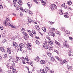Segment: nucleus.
<instances>
[{
  "instance_id": "9b49d317",
  "label": "nucleus",
  "mask_w": 73,
  "mask_h": 73,
  "mask_svg": "<svg viewBox=\"0 0 73 73\" xmlns=\"http://www.w3.org/2000/svg\"><path fill=\"white\" fill-rule=\"evenodd\" d=\"M43 47H44V48H45V49H48V46L46 44H45L43 45Z\"/></svg>"
},
{
  "instance_id": "bb28decb",
  "label": "nucleus",
  "mask_w": 73,
  "mask_h": 73,
  "mask_svg": "<svg viewBox=\"0 0 73 73\" xmlns=\"http://www.w3.org/2000/svg\"><path fill=\"white\" fill-rule=\"evenodd\" d=\"M18 3L19 4V5H21L23 4V2H22V1H19Z\"/></svg>"
},
{
  "instance_id": "4c0bfd02",
  "label": "nucleus",
  "mask_w": 73,
  "mask_h": 73,
  "mask_svg": "<svg viewBox=\"0 0 73 73\" xmlns=\"http://www.w3.org/2000/svg\"><path fill=\"white\" fill-rule=\"evenodd\" d=\"M32 32L33 33V34H36V31L34 30H33Z\"/></svg>"
},
{
  "instance_id": "6e6d98bb",
  "label": "nucleus",
  "mask_w": 73,
  "mask_h": 73,
  "mask_svg": "<svg viewBox=\"0 0 73 73\" xmlns=\"http://www.w3.org/2000/svg\"><path fill=\"white\" fill-rule=\"evenodd\" d=\"M16 59H17V60H19H19H20V58H19V57H17V56H16Z\"/></svg>"
},
{
  "instance_id": "052dcab7",
  "label": "nucleus",
  "mask_w": 73,
  "mask_h": 73,
  "mask_svg": "<svg viewBox=\"0 0 73 73\" xmlns=\"http://www.w3.org/2000/svg\"><path fill=\"white\" fill-rule=\"evenodd\" d=\"M62 7H64V6H65V3H63V4L61 5Z\"/></svg>"
},
{
  "instance_id": "69168bd1",
  "label": "nucleus",
  "mask_w": 73,
  "mask_h": 73,
  "mask_svg": "<svg viewBox=\"0 0 73 73\" xmlns=\"http://www.w3.org/2000/svg\"><path fill=\"white\" fill-rule=\"evenodd\" d=\"M7 25H9V26H11V25L9 23H7Z\"/></svg>"
},
{
  "instance_id": "5fc2aeb1",
  "label": "nucleus",
  "mask_w": 73,
  "mask_h": 73,
  "mask_svg": "<svg viewBox=\"0 0 73 73\" xmlns=\"http://www.w3.org/2000/svg\"><path fill=\"white\" fill-rule=\"evenodd\" d=\"M69 38L70 40H73V38L72 37H69Z\"/></svg>"
},
{
  "instance_id": "cd10ccee",
  "label": "nucleus",
  "mask_w": 73,
  "mask_h": 73,
  "mask_svg": "<svg viewBox=\"0 0 73 73\" xmlns=\"http://www.w3.org/2000/svg\"><path fill=\"white\" fill-rule=\"evenodd\" d=\"M7 22H8V21H7V20H5L3 22V24L4 25H6V23H7Z\"/></svg>"
},
{
  "instance_id": "774afa93",
  "label": "nucleus",
  "mask_w": 73,
  "mask_h": 73,
  "mask_svg": "<svg viewBox=\"0 0 73 73\" xmlns=\"http://www.w3.org/2000/svg\"><path fill=\"white\" fill-rule=\"evenodd\" d=\"M67 9H71L70 8V7H67Z\"/></svg>"
},
{
  "instance_id": "4d7b16f0",
  "label": "nucleus",
  "mask_w": 73,
  "mask_h": 73,
  "mask_svg": "<svg viewBox=\"0 0 73 73\" xmlns=\"http://www.w3.org/2000/svg\"><path fill=\"white\" fill-rule=\"evenodd\" d=\"M8 73H12V72H11V70H9L8 71Z\"/></svg>"
},
{
  "instance_id": "7c9ffc66",
  "label": "nucleus",
  "mask_w": 73,
  "mask_h": 73,
  "mask_svg": "<svg viewBox=\"0 0 73 73\" xmlns=\"http://www.w3.org/2000/svg\"><path fill=\"white\" fill-rule=\"evenodd\" d=\"M65 33L67 34H69V33H70V32L68 31V30H66L65 31Z\"/></svg>"
},
{
  "instance_id": "bf43d9fd",
  "label": "nucleus",
  "mask_w": 73,
  "mask_h": 73,
  "mask_svg": "<svg viewBox=\"0 0 73 73\" xmlns=\"http://www.w3.org/2000/svg\"><path fill=\"white\" fill-rule=\"evenodd\" d=\"M50 50H52L53 49V47H49Z\"/></svg>"
},
{
  "instance_id": "f03ea898",
  "label": "nucleus",
  "mask_w": 73,
  "mask_h": 73,
  "mask_svg": "<svg viewBox=\"0 0 73 73\" xmlns=\"http://www.w3.org/2000/svg\"><path fill=\"white\" fill-rule=\"evenodd\" d=\"M50 8L51 10H53L54 9H57V7L56 6V5L54 4H52L50 6Z\"/></svg>"
},
{
  "instance_id": "f704fd0d",
  "label": "nucleus",
  "mask_w": 73,
  "mask_h": 73,
  "mask_svg": "<svg viewBox=\"0 0 73 73\" xmlns=\"http://www.w3.org/2000/svg\"><path fill=\"white\" fill-rule=\"evenodd\" d=\"M56 33L57 34V35H59V36H60V35H61V33L58 31H57L56 32Z\"/></svg>"
},
{
  "instance_id": "39448f33",
  "label": "nucleus",
  "mask_w": 73,
  "mask_h": 73,
  "mask_svg": "<svg viewBox=\"0 0 73 73\" xmlns=\"http://www.w3.org/2000/svg\"><path fill=\"white\" fill-rule=\"evenodd\" d=\"M7 51L9 54H11V49H10V48H7Z\"/></svg>"
},
{
  "instance_id": "864d4df0",
  "label": "nucleus",
  "mask_w": 73,
  "mask_h": 73,
  "mask_svg": "<svg viewBox=\"0 0 73 73\" xmlns=\"http://www.w3.org/2000/svg\"><path fill=\"white\" fill-rule=\"evenodd\" d=\"M25 60L27 61H28V56H26L25 58Z\"/></svg>"
},
{
  "instance_id": "b1692460",
  "label": "nucleus",
  "mask_w": 73,
  "mask_h": 73,
  "mask_svg": "<svg viewBox=\"0 0 73 73\" xmlns=\"http://www.w3.org/2000/svg\"><path fill=\"white\" fill-rule=\"evenodd\" d=\"M59 13L60 15H63L64 13L62 12V10H61V11L59 12Z\"/></svg>"
},
{
  "instance_id": "3c124183",
  "label": "nucleus",
  "mask_w": 73,
  "mask_h": 73,
  "mask_svg": "<svg viewBox=\"0 0 73 73\" xmlns=\"http://www.w3.org/2000/svg\"><path fill=\"white\" fill-rule=\"evenodd\" d=\"M28 20L29 21V23H31V20L30 19H28Z\"/></svg>"
},
{
  "instance_id": "e2e57ef3",
  "label": "nucleus",
  "mask_w": 73,
  "mask_h": 73,
  "mask_svg": "<svg viewBox=\"0 0 73 73\" xmlns=\"http://www.w3.org/2000/svg\"><path fill=\"white\" fill-rule=\"evenodd\" d=\"M11 27L13 28H16V27H15L11 25Z\"/></svg>"
},
{
  "instance_id": "2eb2a0df",
  "label": "nucleus",
  "mask_w": 73,
  "mask_h": 73,
  "mask_svg": "<svg viewBox=\"0 0 73 73\" xmlns=\"http://www.w3.org/2000/svg\"><path fill=\"white\" fill-rule=\"evenodd\" d=\"M13 60H14V58L9 59V62H13Z\"/></svg>"
},
{
  "instance_id": "6e6552de",
  "label": "nucleus",
  "mask_w": 73,
  "mask_h": 73,
  "mask_svg": "<svg viewBox=\"0 0 73 73\" xmlns=\"http://www.w3.org/2000/svg\"><path fill=\"white\" fill-rule=\"evenodd\" d=\"M39 57L38 56H37L36 58H35V60L36 61L38 62L39 61Z\"/></svg>"
},
{
  "instance_id": "aec40b11",
  "label": "nucleus",
  "mask_w": 73,
  "mask_h": 73,
  "mask_svg": "<svg viewBox=\"0 0 73 73\" xmlns=\"http://www.w3.org/2000/svg\"><path fill=\"white\" fill-rule=\"evenodd\" d=\"M20 58L21 60H22V61H25V58H24V57H22Z\"/></svg>"
},
{
  "instance_id": "20e7f679",
  "label": "nucleus",
  "mask_w": 73,
  "mask_h": 73,
  "mask_svg": "<svg viewBox=\"0 0 73 73\" xmlns=\"http://www.w3.org/2000/svg\"><path fill=\"white\" fill-rule=\"evenodd\" d=\"M22 33H23V35H25V36H26V37L27 38H29V36H28V35L27 33H25V32L24 31H23Z\"/></svg>"
},
{
  "instance_id": "7ed1b4c3",
  "label": "nucleus",
  "mask_w": 73,
  "mask_h": 73,
  "mask_svg": "<svg viewBox=\"0 0 73 73\" xmlns=\"http://www.w3.org/2000/svg\"><path fill=\"white\" fill-rule=\"evenodd\" d=\"M63 44L64 46L66 48H69V44H68V43H67V42H64Z\"/></svg>"
},
{
  "instance_id": "f3484780",
  "label": "nucleus",
  "mask_w": 73,
  "mask_h": 73,
  "mask_svg": "<svg viewBox=\"0 0 73 73\" xmlns=\"http://www.w3.org/2000/svg\"><path fill=\"white\" fill-rule=\"evenodd\" d=\"M42 29L43 31L44 32H46V29H45V27H43L42 28Z\"/></svg>"
},
{
  "instance_id": "79ce46f5",
  "label": "nucleus",
  "mask_w": 73,
  "mask_h": 73,
  "mask_svg": "<svg viewBox=\"0 0 73 73\" xmlns=\"http://www.w3.org/2000/svg\"><path fill=\"white\" fill-rule=\"evenodd\" d=\"M36 44H40V42H38V40H36Z\"/></svg>"
},
{
  "instance_id": "0eeeda50",
  "label": "nucleus",
  "mask_w": 73,
  "mask_h": 73,
  "mask_svg": "<svg viewBox=\"0 0 73 73\" xmlns=\"http://www.w3.org/2000/svg\"><path fill=\"white\" fill-rule=\"evenodd\" d=\"M65 17L68 18L69 17L68 16V12H66V13H64V16Z\"/></svg>"
},
{
  "instance_id": "412c9836",
  "label": "nucleus",
  "mask_w": 73,
  "mask_h": 73,
  "mask_svg": "<svg viewBox=\"0 0 73 73\" xmlns=\"http://www.w3.org/2000/svg\"><path fill=\"white\" fill-rule=\"evenodd\" d=\"M40 62H41V64H45V62L44 61V60H42L40 61Z\"/></svg>"
},
{
  "instance_id": "4468645a",
  "label": "nucleus",
  "mask_w": 73,
  "mask_h": 73,
  "mask_svg": "<svg viewBox=\"0 0 73 73\" xmlns=\"http://www.w3.org/2000/svg\"><path fill=\"white\" fill-rule=\"evenodd\" d=\"M50 60L52 61H54V58L53 57H52L50 58Z\"/></svg>"
},
{
  "instance_id": "37998d69",
  "label": "nucleus",
  "mask_w": 73,
  "mask_h": 73,
  "mask_svg": "<svg viewBox=\"0 0 73 73\" xmlns=\"http://www.w3.org/2000/svg\"><path fill=\"white\" fill-rule=\"evenodd\" d=\"M0 28H1V29L2 31H3V29H4V27H3V26H1L0 27Z\"/></svg>"
},
{
  "instance_id": "f8f14e48",
  "label": "nucleus",
  "mask_w": 73,
  "mask_h": 73,
  "mask_svg": "<svg viewBox=\"0 0 73 73\" xmlns=\"http://www.w3.org/2000/svg\"><path fill=\"white\" fill-rule=\"evenodd\" d=\"M13 44L14 46H16V47L17 46V44H16V42H13Z\"/></svg>"
},
{
  "instance_id": "5701e85b",
  "label": "nucleus",
  "mask_w": 73,
  "mask_h": 73,
  "mask_svg": "<svg viewBox=\"0 0 73 73\" xmlns=\"http://www.w3.org/2000/svg\"><path fill=\"white\" fill-rule=\"evenodd\" d=\"M35 28L36 29H37L38 30L40 29V28H39V27L38 26L36 25L35 26Z\"/></svg>"
},
{
  "instance_id": "c03bdc74",
  "label": "nucleus",
  "mask_w": 73,
  "mask_h": 73,
  "mask_svg": "<svg viewBox=\"0 0 73 73\" xmlns=\"http://www.w3.org/2000/svg\"><path fill=\"white\" fill-rule=\"evenodd\" d=\"M9 58H10V59L11 58H14V57H13V56H9Z\"/></svg>"
},
{
  "instance_id": "f257e3e1",
  "label": "nucleus",
  "mask_w": 73,
  "mask_h": 73,
  "mask_svg": "<svg viewBox=\"0 0 73 73\" xmlns=\"http://www.w3.org/2000/svg\"><path fill=\"white\" fill-rule=\"evenodd\" d=\"M21 48H25V45L23 43H21L19 44V45L18 47V50H20V51H22L23 50Z\"/></svg>"
},
{
  "instance_id": "c9c22d12",
  "label": "nucleus",
  "mask_w": 73,
  "mask_h": 73,
  "mask_svg": "<svg viewBox=\"0 0 73 73\" xmlns=\"http://www.w3.org/2000/svg\"><path fill=\"white\" fill-rule=\"evenodd\" d=\"M61 30L62 31H65V28L63 27H62L61 29Z\"/></svg>"
},
{
  "instance_id": "13d9d810",
  "label": "nucleus",
  "mask_w": 73,
  "mask_h": 73,
  "mask_svg": "<svg viewBox=\"0 0 73 73\" xmlns=\"http://www.w3.org/2000/svg\"><path fill=\"white\" fill-rule=\"evenodd\" d=\"M61 64H64V61H63L61 62Z\"/></svg>"
},
{
  "instance_id": "680f3d73",
  "label": "nucleus",
  "mask_w": 73,
  "mask_h": 73,
  "mask_svg": "<svg viewBox=\"0 0 73 73\" xmlns=\"http://www.w3.org/2000/svg\"><path fill=\"white\" fill-rule=\"evenodd\" d=\"M23 37H24V39H25V40H27V37L23 36Z\"/></svg>"
},
{
  "instance_id": "2f4dec72",
  "label": "nucleus",
  "mask_w": 73,
  "mask_h": 73,
  "mask_svg": "<svg viewBox=\"0 0 73 73\" xmlns=\"http://www.w3.org/2000/svg\"><path fill=\"white\" fill-rule=\"evenodd\" d=\"M7 57V54H6L4 55V56L3 57V58H6Z\"/></svg>"
},
{
  "instance_id": "ea45409f",
  "label": "nucleus",
  "mask_w": 73,
  "mask_h": 73,
  "mask_svg": "<svg viewBox=\"0 0 73 73\" xmlns=\"http://www.w3.org/2000/svg\"><path fill=\"white\" fill-rule=\"evenodd\" d=\"M15 1V2H16L17 3H19V1H20V0H14Z\"/></svg>"
},
{
  "instance_id": "c85d7f7f",
  "label": "nucleus",
  "mask_w": 73,
  "mask_h": 73,
  "mask_svg": "<svg viewBox=\"0 0 73 73\" xmlns=\"http://www.w3.org/2000/svg\"><path fill=\"white\" fill-rule=\"evenodd\" d=\"M63 61L64 62V63L65 64H66V63H68V60H66L65 59Z\"/></svg>"
},
{
  "instance_id": "9d476101",
  "label": "nucleus",
  "mask_w": 73,
  "mask_h": 73,
  "mask_svg": "<svg viewBox=\"0 0 73 73\" xmlns=\"http://www.w3.org/2000/svg\"><path fill=\"white\" fill-rule=\"evenodd\" d=\"M13 2L14 3L13 4V6L15 7H16V2H15V1L13 0Z\"/></svg>"
},
{
  "instance_id": "ddd939ff",
  "label": "nucleus",
  "mask_w": 73,
  "mask_h": 73,
  "mask_svg": "<svg viewBox=\"0 0 73 73\" xmlns=\"http://www.w3.org/2000/svg\"><path fill=\"white\" fill-rule=\"evenodd\" d=\"M55 42L57 45H60V43L59 42H58L57 41L55 40Z\"/></svg>"
},
{
  "instance_id": "1a4fd4ad",
  "label": "nucleus",
  "mask_w": 73,
  "mask_h": 73,
  "mask_svg": "<svg viewBox=\"0 0 73 73\" xmlns=\"http://www.w3.org/2000/svg\"><path fill=\"white\" fill-rule=\"evenodd\" d=\"M12 72L13 73H17V71H16V70L15 68H13V70H12Z\"/></svg>"
},
{
  "instance_id": "a878e982",
  "label": "nucleus",
  "mask_w": 73,
  "mask_h": 73,
  "mask_svg": "<svg viewBox=\"0 0 73 73\" xmlns=\"http://www.w3.org/2000/svg\"><path fill=\"white\" fill-rule=\"evenodd\" d=\"M40 72L41 73H44V70L43 69H40Z\"/></svg>"
},
{
  "instance_id": "49530a36",
  "label": "nucleus",
  "mask_w": 73,
  "mask_h": 73,
  "mask_svg": "<svg viewBox=\"0 0 73 73\" xmlns=\"http://www.w3.org/2000/svg\"><path fill=\"white\" fill-rule=\"evenodd\" d=\"M3 7L2 5H0V9H3Z\"/></svg>"
},
{
  "instance_id": "6ab92c4d",
  "label": "nucleus",
  "mask_w": 73,
  "mask_h": 73,
  "mask_svg": "<svg viewBox=\"0 0 73 73\" xmlns=\"http://www.w3.org/2000/svg\"><path fill=\"white\" fill-rule=\"evenodd\" d=\"M19 9H20V10L22 12H24V9H23V7H22L21 6L19 8Z\"/></svg>"
},
{
  "instance_id": "58836bf2",
  "label": "nucleus",
  "mask_w": 73,
  "mask_h": 73,
  "mask_svg": "<svg viewBox=\"0 0 73 73\" xmlns=\"http://www.w3.org/2000/svg\"><path fill=\"white\" fill-rule=\"evenodd\" d=\"M47 54L48 56H49V57H50L51 56V54H50V53H47Z\"/></svg>"
},
{
  "instance_id": "72a5a7b5",
  "label": "nucleus",
  "mask_w": 73,
  "mask_h": 73,
  "mask_svg": "<svg viewBox=\"0 0 73 73\" xmlns=\"http://www.w3.org/2000/svg\"><path fill=\"white\" fill-rule=\"evenodd\" d=\"M24 11V12L25 11L26 13H27V12H28V10L27 9H25Z\"/></svg>"
},
{
  "instance_id": "338daca9",
  "label": "nucleus",
  "mask_w": 73,
  "mask_h": 73,
  "mask_svg": "<svg viewBox=\"0 0 73 73\" xmlns=\"http://www.w3.org/2000/svg\"><path fill=\"white\" fill-rule=\"evenodd\" d=\"M23 30L24 31H25V29H24L23 28H22L21 31H23Z\"/></svg>"
},
{
  "instance_id": "e433bc0d",
  "label": "nucleus",
  "mask_w": 73,
  "mask_h": 73,
  "mask_svg": "<svg viewBox=\"0 0 73 73\" xmlns=\"http://www.w3.org/2000/svg\"><path fill=\"white\" fill-rule=\"evenodd\" d=\"M1 51L2 52H4V48L3 47L1 48Z\"/></svg>"
},
{
  "instance_id": "de8ad7c7",
  "label": "nucleus",
  "mask_w": 73,
  "mask_h": 73,
  "mask_svg": "<svg viewBox=\"0 0 73 73\" xmlns=\"http://www.w3.org/2000/svg\"><path fill=\"white\" fill-rule=\"evenodd\" d=\"M46 37H47V38H48V40H51V38H50V37H49V36L48 37V36H47Z\"/></svg>"
},
{
  "instance_id": "a18cd8bd",
  "label": "nucleus",
  "mask_w": 73,
  "mask_h": 73,
  "mask_svg": "<svg viewBox=\"0 0 73 73\" xmlns=\"http://www.w3.org/2000/svg\"><path fill=\"white\" fill-rule=\"evenodd\" d=\"M55 58H56V59H57V60H59V61L60 60V58H59L58 57H57V56H56L55 57Z\"/></svg>"
},
{
  "instance_id": "393cba45",
  "label": "nucleus",
  "mask_w": 73,
  "mask_h": 73,
  "mask_svg": "<svg viewBox=\"0 0 73 73\" xmlns=\"http://www.w3.org/2000/svg\"><path fill=\"white\" fill-rule=\"evenodd\" d=\"M67 68L70 70H72V68L70 66H68Z\"/></svg>"
},
{
  "instance_id": "a211bd4d",
  "label": "nucleus",
  "mask_w": 73,
  "mask_h": 73,
  "mask_svg": "<svg viewBox=\"0 0 73 73\" xmlns=\"http://www.w3.org/2000/svg\"><path fill=\"white\" fill-rule=\"evenodd\" d=\"M67 3L68 4V5H71V4H72V2H71V1H67Z\"/></svg>"
},
{
  "instance_id": "c756f323",
  "label": "nucleus",
  "mask_w": 73,
  "mask_h": 73,
  "mask_svg": "<svg viewBox=\"0 0 73 73\" xmlns=\"http://www.w3.org/2000/svg\"><path fill=\"white\" fill-rule=\"evenodd\" d=\"M48 42L49 44H53V42H52L51 40L48 41Z\"/></svg>"
},
{
  "instance_id": "8fccbe9b",
  "label": "nucleus",
  "mask_w": 73,
  "mask_h": 73,
  "mask_svg": "<svg viewBox=\"0 0 73 73\" xmlns=\"http://www.w3.org/2000/svg\"><path fill=\"white\" fill-rule=\"evenodd\" d=\"M54 52H56L57 53H58V51L56 50H54Z\"/></svg>"
},
{
  "instance_id": "4be33fe9",
  "label": "nucleus",
  "mask_w": 73,
  "mask_h": 73,
  "mask_svg": "<svg viewBox=\"0 0 73 73\" xmlns=\"http://www.w3.org/2000/svg\"><path fill=\"white\" fill-rule=\"evenodd\" d=\"M1 35L3 37H5V33H2Z\"/></svg>"
},
{
  "instance_id": "dca6fc26",
  "label": "nucleus",
  "mask_w": 73,
  "mask_h": 73,
  "mask_svg": "<svg viewBox=\"0 0 73 73\" xmlns=\"http://www.w3.org/2000/svg\"><path fill=\"white\" fill-rule=\"evenodd\" d=\"M45 70L46 72H47V71H49V70H50V68L48 67H46V68Z\"/></svg>"
},
{
  "instance_id": "423d86ee",
  "label": "nucleus",
  "mask_w": 73,
  "mask_h": 73,
  "mask_svg": "<svg viewBox=\"0 0 73 73\" xmlns=\"http://www.w3.org/2000/svg\"><path fill=\"white\" fill-rule=\"evenodd\" d=\"M50 33L51 34V36H52L53 37H54V36H55V34L54 32L53 31H50Z\"/></svg>"
},
{
  "instance_id": "473e14b6",
  "label": "nucleus",
  "mask_w": 73,
  "mask_h": 73,
  "mask_svg": "<svg viewBox=\"0 0 73 73\" xmlns=\"http://www.w3.org/2000/svg\"><path fill=\"white\" fill-rule=\"evenodd\" d=\"M16 9L17 10H19L20 9V6L18 5V6L16 7Z\"/></svg>"
},
{
  "instance_id": "603ef678",
  "label": "nucleus",
  "mask_w": 73,
  "mask_h": 73,
  "mask_svg": "<svg viewBox=\"0 0 73 73\" xmlns=\"http://www.w3.org/2000/svg\"><path fill=\"white\" fill-rule=\"evenodd\" d=\"M29 12V13L30 14H31V15L33 14V12H32L31 11H30Z\"/></svg>"
},
{
  "instance_id": "a19ab883",
  "label": "nucleus",
  "mask_w": 73,
  "mask_h": 73,
  "mask_svg": "<svg viewBox=\"0 0 73 73\" xmlns=\"http://www.w3.org/2000/svg\"><path fill=\"white\" fill-rule=\"evenodd\" d=\"M30 36H31L32 37H33V35L32 33H30L29 34Z\"/></svg>"
},
{
  "instance_id": "09e8293b",
  "label": "nucleus",
  "mask_w": 73,
  "mask_h": 73,
  "mask_svg": "<svg viewBox=\"0 0 73 73\" xmlns=\"http://www.w3.org/2000/svg\"><path fill=\"white\" fill-rule=\"evenodd\" d=\"M30 64H31V66H33V62H31Z\"/></svg>"
},
{
  "instance_id": "0e129e2a",
  "label": "nucleus",
  "mask_w": 73,
  "mask_h": 73,
  "mask_svg": "<svg viewBox=\"0 0 73 73\" xmlns=\"http://www.w3.org/2000/svg\"><path fill=\"white\" fill-rule=\"evenodd\" d=\"M52 31H55V29H54V28H52Z\"/></svg>"
}]
</instances>
